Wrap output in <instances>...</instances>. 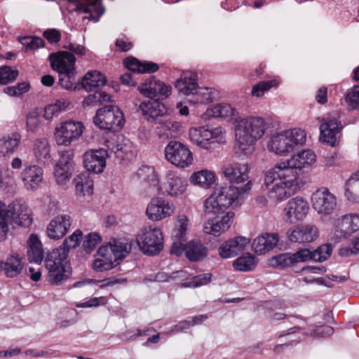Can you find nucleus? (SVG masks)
I'll use <instances>...</instances> for the list:
<instances>
[{
    "mask_svg": "<svg viewBox=\"0 0 359 359\" xmlns=\"http://www.w3.org/2000/svg\"><path fill=\"white\" fill-rule=\"evenodd\" d=\"M234 128L236 153L249 156L254 153L257 142L265 134L268 124L261 116H245L235 119Z\"/></svg>",
    "mask_w": 359,
    "mask_h": 359,
    "instance_id": "1",
    "label": "nucleus"
},
{
    "mask_svg": "<svg viewBox=\"0 0 359 359\" xmlns=\"http://www.w3.org/2000/svg\"><path fill=\"white\" fill-rule=\"evenodd\" d=\"M276 182L269 189V198L275 202L283 201L296 194L299 189V179L294 178L292 172L275 165L266 172L264 184L269 185Z\"/></svg>",
    "mask_w": 359,
    "mask_h": 359,
    "instance_id": "2",
    "label": "nucleus"
},
{
    "mask_svg": "<svg viewBox=\"0 0 359 359\" xmlns=\"http://www.w3.org/2000/svg\"><path fill=\"white\" fill-rule=\"evenodd\" d=\"M175 88L182 95L185 96L187 102L191 104L212 102L210 89L198 87V75L195 72H184L175 81Z\"/></svg>",
    "mask_w": 359,
    "mask_h": 359,
    "instance_id": "3",
    "label": "nucleus"
},
{
    "mask_svg": "<svg viewBox=\"0 0 359 359\" xmlns=\"http://www.w3.org/2000/svg\"><path fill=\"white\" fill-rule=\"evenodd\" d=\"M306 135L304 130L293 128L272 135L267 144L269 151L279 156L292 152L296 147L306 142Z\"/></svg>",
    "mask_w": 359,
    "mask_h": 359,
    "instance_id": "4",
    "label": "nucleus"
},
{
    "mask_svg": "<svg viewBox=\"0 0 359 359\" xmlns=\"http://www.w3.org/2000/svg\"><path fill=\"white\" fill-rule=\"evenodd\" d=\"M67 257V250L55 248L45 258L48 281L50 285H59L71 276V268L65 261Z\"/></svg>",
    "mask_w": 359,
    "mask_h": 359,
    "instance_id": "5",
    "label": "nucleus"
},
{
    "mask_svg": "<svg viewBox=\"0 0 359 359\" xmlns=\"http://www.w3.org/2000/svg\"><path fill=\"white\" fill-rule=\"evenodd\" d=\"M342 112L339 110L332 111L319 116L317 120L320 123V140L331 147L339 144L344 126L341 118Z\"/></svg>",
    "mask_w": 359,
    "mask_h": 359,
    "instance_id": "6",
    "label": "nucleus"
},
{
    "mask_svg": "<svg viewBox=\"0 0 359 359\" xmlns=\"http://www.w3.org/2000/svg\"><path fill=\"white\" fill-rule=\"evenodd\" d=\"M102 144L108 154L107 158L114 155L121 160H130L135 156V147L130 140L123 135L107 133L102 137Z\"/></svg>",
    "mask_w": 359,
    "mask_h": 359,
    "instance_id": "7",
    "label": "nucleus"
},
{
    "mask_svg": "<svg viewBox=\"0 0 359 359\" xmlns=\"http://www.w3.org/2000/svg\"><path fill=\"white\" fill-rule=\"evenodd\" d=\"M136 241L145 255H157L163 248L162 231L156 226H148L142 229L136 237Z\"/></svg>",
    "mask_w": 359,
    "mask_h": 359,
    "instance_id": "8",
    "label": "nucleus"
},
{
    "mask_svg": "<svg viewBox=\"0 0 359 359\" xmlns=\"http://www.w3.org/2000/svg\"><path fill=\"white\" fill-rule=\"evenodd\" d=\"M85 130L81 121L68 120L58 123L54 129V139L58 146L69 147L79 140Z\"/></svg>",
    "mask_w": 359,
    "mask_h": 359,
    "instance_id": "9",
    "label": "nucleus"
},
{
    "mask_svg": "<svg viewBox=\"0 0 359 359\" xmlns=\"http://www.w3.org/2000/svg\"><path fill=\"white\" fill-rule=\"evenodd\" d=\"M188 187L187 180L173 170L165 172L163 181L158 184V194L176 198L184 195Z\"/></svg>",
    "mask_w": 359,
    "mask_h": 359,
    "instance_id": "10",
    "label": "nucleus"
},
{
    "mask_svg": "<svg viewBox=\"0 0 359 359\" xmlns=\"http://www.w3.org/2000/svg\"><path fill=\"white\" fill-rule=\"evenodd\" d=\"M165 159L173 165L185 168L193 163V155L189 147L176 141H170L164 149Z\"/></svg>",
    "mask_w": 359,
    "mask_h": 359,
    "instance_id": "11",
    "label": "nucleus"
},
{
    "mask_svg": "<svg viewBox=\"0 0 359 359\" xmlns=\"http://www.w3.org/2000/svg\"><path fill=\"white\" fill-rule=\"evenodd\" d=\"M251 188L252 182H248L241 187L231 185L216 188L214 192L217 194L222 206L226 210L231 205H240L243 202L245 194Z\"/></svg>",
    "mask_w": 359,
    "mask_h": 359,
    "instance_id": "12",
    "label": "nucleus"
},
{
    "mask_svg": "<svg viewBox=\"0 0 359 359\" xmlns=\"http://www.w3.org/2000/svg\"><path fill=\"white\" fill-rule=\"evenodd\" d=\"M93 123L101 129L121 128L124 125L123 114L117 106L107 105L97 111Z\"/></svg>",
    "mask_w": 359,
    "mask_h": 359,
    "instance_id": "13",
    "label": "nucleus"
},
{
    "mask_svg": "<svg viewBox=\"0 0 359 359\" xmlns=\"http://www.w3.org/2000/svg\"><path fill=\"white\" fill-rule=\"evenodd\" d=\"M311 205L320 217L332 215L337 207V198L326 187H320L311 195Z\"/></svg>",
    "mask_w": 359,
    "mask_h": 359,
    "instance_id": "14",
    "label": "nucleus"
},
{
    "mask_svg": "<svg viewBox=\"0 0 359 359\" xmlns=\"http://www.w3.org/2000/svg\"><path fill=\"white\" fill-rule=\"evenodd\" d=\"M189 135L192 143L206 150L212 149V144L223 138L222 129L220 127L212 129L205 126L191 128Z\"/></svg>",
    "mask_w": 359,
    "mask_h": 359,
    "instance_id": "15",
    "label": "nucleus"
},
{
    "mask_svg": "<svg viewBox=\"0 0 359 359\" xmlns=\"http://www.w3.org/2000/svg\"><path fill=\"white\" fill-rule=\"evenodd\" d=\"M316 159V154L311 150H303L293 154L290 158L280 161L276 165L280 168L292 172L294 178H298L297 170H301L313 164Z\"/></svg>",
    "mask_w": 359,
    "mask_h": 359,
    "instance_id": "16",
    "label": "nucleus"
},
{
    "mask_svg": "<svg viewBox=\"0 0 359 359\" xmlns=\"http://www.w3.org/2000/svg\"><path fill=\"white\" fill-rule=\"evenodd\" d=\"M175 211V205L165 198L157 196L152 198L149 202L146 215L154 222L161 221L172 216Z\"/></svg>",
    "mask_w": 359,
    "mask_h": 359,
    "instance_id": "17",
    "label": "nucleus"
},
{
    "mask_svg": "<svg viewBox=\"0 0 359 359\" xmlns=\"http://www.w3.org/2000/svg\"><path fill=\"white\" fill-rule=\"evenodd\" d=\"M307 248H302L297 252H285L275 255L268 260V265L279 269L294 267L298 263L308 262Z\"/></svg>",
    "mask_w": 359,
    "mask_h": 359,
    "instance_id": "18",
    "label": "nucleus"
},
{
    "mask_svg": "<svg viewBox=\"0 0 359 359\" xmlns=\"http://www.w3.org/2000/svg\"><path fill=\"white\" fill-rule=\"evenodd\" d=\"M309 205L306 199L296 196L290 199L283 209V219L285 222L294 224L302 221L307 215Z\"/></svg>",
    "mask_w": 359,
    "mask_h": 359,
    "instance_id": "19",
    "label": "nucleus"
},
{
    "mask_svg": "<svg viewBox=\"0 0 359 359\" xmlns=\"http://www.w3.org/2000/svg\"><path fill=\"white\" fill-rule=\"evenodd\" d=\"M222 172L227 180L232 183L240 184L250 182L249 180L250 167L246 163L235 161H228L223 164Z\"/></svg>",
    "mask_w": 359,
    "mask_h": 359,
    "instance_id": "20",
    "label": "nucleus"
},
{
    "mask_svg": "<svg viewBox=\"0 0 359 359\" xmlns=\"http://www.w3.org/2000/svg\"><path fill=\"white\" fill-rule=\"evenodd\" d=\"M359 230V214H346L338 218L334 226L336 242Z\"/></svg>",
    "mask_w": 359,
    "mask_h": 359,
    "instance_id": "21",
    "label": "nucleus"
},
{
    "mask_svg": "<svg viewBox=\"0 0 359 359\" xmlns=\"http://www.w3.org/2000/svg\"><path fill=\"white\" fill-rule=\"evenodd\" d=\"M107 155L104 148L86 151L83 155L85 168L90 172L102 173L106 167Z\"/></svg>",
    "mask_w": 359,
    "mask_h": 359,
    "instance_id": "22",
    "label": "nucleus"
},
{
    "mask_svg": "<svg viewBox=\"0 0 359 359\" xmlns=\"http://www.w3.org/2000/svg\"><path fill=\"white\" fill-rule=\"evenodd\" d=\"M72 219L67 214L58 215L53 217L46 228V234L50 239L60 240L69 231Z\"/></svg>",
    "mask_w": 359,
    "mask_h": 359,
    "instance_id": "23",
    "label": "nucleus"
},
{
    "mask_svg": "<svg viewBox=\"0 0 359 359\" xmlns=\"http://www.w3.org/2000/svg\"><path fill=\"white\" fill-rule=\"evenodd\" d=\"M171 87L154 76L150 77L138 87L139 92L145 97L157 96L168 97L171 94Z\"/></svg>",
    "mask_w": 359,
    "mask_h": 359,
    "instance_id": "24",
    "label": "nucleus"
},
{
    "mask_svg": "<svg viewBox=\"0 0 359 359\" xmlns=\"http://www.w3.org/2000/svg\"><path fill=\"white\" fill-rule=\"evenodd\" d=\"M20 178L27 190L38 189L43 180V170L38 165H25L20 173Z\"/></svg>",
    "mask_w": 359,
    "mask_h": 359,
    "instance_id": "25",
    "label": "nucleus"
},
{
    "mask_svg": "<svg viewBox=\"0 0 359 359\" xmlns=\"http://www.w3.org/2000/svg\"><path fill=\"white\" fill-rule=\"evenodd\" d=\"M234 216V212L229 211L220 219L219 215H217V218L209 219L203 225L204 232L214 236H219L230 228Z\"/></svg>",
    "mask_w": 359,
    "mask_h": 359,
    "instance_id": "26",
    "label": "nucleus"
},
{
    "mask_svg": "<svg viewBox=\"0 0 359 359\" xmlns=\"http://www.w3.org/2000/svg\"><path fill=\"white\" fill-rule=\"evenodd\" d=\"M51 67L58 73H72L75 70V56L68 51H60L49 55Z\"/></svg>",
    "mask_w": 359,
    "mask_h": 359,
    "instance_id": "27",
    "label": "nucleus"
},
{
    "mask_svg": "<svg viewBox=\"0 0 359 359\" xmlns=\"http://www.w3.org/2000/svg\"><path fill=\"white\" fill-rule=\"evenodd\" d=\"M249 243V239L244 236L235 237L219 246V255L224 259L233 257L243 251Z\"/></svg>",
    "mask_w": 359,
    "mask_h": 359,
    "instance_id": "28",
    "label": "nucleus"
},
{
    "mask_svg": "<svg viewBox=\"0 0 359 359\" xmlns=\"http://www.w3.org/2000/svg\"><path fill=\"white\" fill-rule=\"evenodd\" d=\"M73 155L69 151L64 153L55 167L54 175L59 185H65L72 175Z\"/></svg>",
    "mask_w": 359,
    "mask_h": 359,
    "instance_id": "29",
    "label": "nucleus"
},
{
    "mask_svg": "<svg viewBox=\"0 0 359 359\" xmlns=\"http://www.w3.org/2000/svg\"><path fill=\"white\" fill-rule=\"evenodd\" d=\"M140 109L145 119L151 123H157L158 118L165 115L168 111L165 105L156 100L142 102Z\"/></svg>",
    "mask_w": 359,
    "mask_h": 359,
    "instance_id": "30",
    "label": "nucleus"
},
{
    "mask_svg": "<svg viewBox=\"0 0 359 359\" xmlns=\"http://www.w3.org/2000/svg\"><path fill=\"white\" fill-rule=\"evenodd\" d=\"M91 264L92 269L96 272H103L114 268V261L108 245L101 246L95 255Z\"/></svg>",
    "mask_w": 359,
    "mask_h": 359,
    "instance_id": "31",
    "label": "nucleus"
},
{
    "mask_svg": "<svg viewBox=\"0 0 359 359\" xmlns=\"http://www.w3.org/2000/svg\"><path fill=\"white\" fill-rule=\"evenodd\" d=\"M318 236V229L312 224L298 226L288 232V238L292 242H311Z\"/></svg>",
    "mask_w": 359,
    "mask_h": 359,
    "instance_id": "32",
    "label": "nucleus"
},
{
    "mask_svg": "<svg viewBox=\"0 0 359 359\" xmlns=\"http://www.w3.org/2000/svg\"><path fill=\"white\" fill-rule=\"evenodd\" d=\"M278 241V233H265L254 240L252 247L256 253L262 255L276 247Z\"/></svg>",
    "mask_w": 359,
    "mask_h": 359,
    "instance_id": "33",
    "label": "nucleus"
},
{
    "mask_svg": "<svg viewBox=\"0 0 359 359\" xmlns=\"http://www.w3.org/2000/svg\"><path fill=\"white\" fill-rule=\"evenodd\" d=\"M156 123L155 133L161 138L175 137L181 130V124L171 119L161 120Z\"/></svg>",
    "mask_w": 359,
    "mask_h": 359,
    "instance_id": "34",
    "label": "nucleus"
},
{
    "mask_svg": "<svg viewBox=\"0 0 359 359\" xmlns=\"http://www.w3.org/2000/svg\"><path fill=\"white\" fill-rule=\"evenodd\" d=\"M23 269L21 258L18 255H11L6 261L0 262V271L8 278L19 275Z\"/></svg>",
    "mask_w": 359,
    "mask_h": 359,
    "instance_id": "35",
    "label": "nucleus"
},
{
    "mask_svg": "<svg viewBox=\"0 0 359 359\" xmlns=\"http://www.w3.org/2000/svg\"><path fill=\"white\" fill-rule=\"evenodd\" d=\"M107 83L105 76L98 71L86 73L82 80V86L87 92L103 87Z\"/></svg>",
    "mask_w": 359,
    "mask_h": 359,
    "instance_id": "36",
    "label": "nucleus"
},
{
    "mask_svg": "<svg viewBox=\"0 0 359 359\" xmlns=\"http://www.w3.org/2000/svg\"><path fill=\"white\" fill-rule=\"evenodd\" d=\"M18 207L11 206L6 208V205L0 201V242L6 239L8 231V224L11 223L16 208Z\"/></svg>",
    "mask_w": 359,
    "mask_h": 359,
    "instance_id": "37",
    "label": "nucleus"
},
{
    "mask_svg": "<svg viewBox=\"0 0 359 359\" xmlns=\"http://www.w3.org/2000/svg\"><path fill=\"white\" fill-rule=\"evenodd\" d=\"M27 256L31 262L41 264L43 259V250L39 237L31 234L27 241Z\"/></svg>",
    "mask_w": 359,
    "mask_h": 359,
    "instance_id": "38",
    "label": "nucleus"
},
{
    "mask_svg": "<svg viewBox=\"0 0 359 359\" xmlns=\"http://www.w3.org/2000/svg\"><path fill=\"white\" fill-rule=\"evenodd\" d=\"M33 153L37 162L46 163L50 161V148L46 138L36 139L33 144Z\"/></svg>",
    "mask_w": 359,
    "mask_h": 359,
    "instance_id": "39",
    "label": "nucleus"
},
{
    "mask_svg": "<svg viewBox=\"0 0 359 359\" xmlns=\"http://www.w3.org/2000/svg\"><path fill=\"white\" fill-rule=\"evenodd\" d=\"M208 250L200 241H190L185 245V255L192 262H197L207 256Z\"/></svg>",
    "mask_w": 359,
    "mask_h": 359,
    "instance_id": "40",
    "label": "nucleus"
},
{
    "mask_svg": "<svg viewBox=\"0 0 359 359\" xmlns=\"http://www.w3.org/2000/svg\"><path fill=\"white\" fill-rule=\"evenodd\" d=\"M191 222L187 215L179 213L175 217V226L172 236L176 240L183 239L190 229Z\"/></svg>",
    "mask_w": 359,
    "mask_h": 359,
    "instance_id": "41",
    "label": "nucleus"
},
{
    "mask_svg": "<svg viewBox=\"0 0 359 359\" xmlns=\"http://www.w3.org/2000/svg\"><path fill=\"white\" fill-rule=\"evenodd\" d=\"M18 207L13 217L11 218V222L14 221L16 224L22 226H28L32 224V218L31 217V210L25 205H21L20 203H13L9 205L6 206V208H9L11 206Z\"/></svg>",
    "mask_w": 359,
    "mask_h": 359,
    "instance_id": "42",
    "label": "nucleus"
},
{
    "mask_svg": "<svg viewBox=\"0 0 359 359\" xmlns=\"http://www.w3.org/2000/svg\"><path fill=\"white\" fill-rule=\"evenodd\" d=\"M345 196L351 202H359V170L346 182Z\"/></svg>",
    "mask_w": 359,
    "mask_h": 359,
    "instance_id": "43",
    "label": "nucleus"
},
{
    "mask_svg": "<svg viewBox=\"0 0 359 359\" xmlns=\"http://www.w3.org/2000/svg\"><path fill=\"white\" fill-rule=\"evenodd\" d=\"M70 102L65 98H60L54 103L47 105L44 108L43 117L46 120L50 121L55 116H59L62 111H65L69 106Z\"/></svg>",
    "mask_w": 359,
    "mask_h": 359,
    "instance_id": "44",
    "label": "nucleus"
},
{
    "mask_svg": "<svg viewBox=\"0 0 359 359\" xmlns=\"http://www.w3.org/2000/svg\"><path fill=\"white\" fill-rule=\"evenodd\" d=\"M236 113V109L231 104L222 103L208 107L205 114L210 117L231 118Z\"/></svg>",
    "mask_w": 359,
    "mask_h": 359,
    "instance_id": "45",
    "label": "nucleus"
},
{
    "mask_svg": "<svg viewBox=\"0 0 359 359\" xmlns=\"http://www.w3.org/2000/svg\"><path fill=\"white\" fill-rule=\"evenodd\" d=\"M20 142V137L18 134H11L0 139V153L4 156L13 154Z\"/></svg>",
    "mask_w": 359,
    "mask_h": 359,
    "instance_id": "46",
    "label": "nucleus"
},
{
    "mask_svg": "<svg viewBox=\"0 0 359 359\" xmlns=\"http://www.w3.org/2000/svg\"><path fill=\"white\" fill-rule=\"evenodd\" d=\"M191 181L194 184H198L203 188L210 187L215 182V176L213 172L202 170L194 172L191 177Z\"/></svg>",
    "mask_w": 359,
    "mask_h": 359,
    "instance_id": "47",
    "label": "nucleus"
},
{
    "mask_svg": "<svg viewBox=\"0 0 359 359\" xmlns=\"http://www.w3.org/2000/svg\"><path fill=\"white\" fill-rule=\"evenodd\" d=\"M111 255H114L115 259H123L131 250V245L121 240H114L109 243Z\"/></svg>",
    "mask_w": 359,
    "mask_h": 359,
    "instance_id": "48",
    "label": "nucleus"
},
{
    "mask_svg": "<svg viewBox=\"0 0 359 359\" xmlns=\"http://www.w3.org/2000/svg\"><path fill=\"white\" fill-rule=\"evenodd\" d=\"M203 210L206 215H215L223 214L226 211V209L222 206V203L219 202V198L214 191L204 201Z\"/></svg>",
    "mask_w": 359,
    "mask_h": 359,
    "instance_id": "49",
    "label": "nucleus"
},
{
    "mask_svg": "<svg viewBox=\"0 0 359 359\" xmlns=\"http://www.w3.org/2000/svg\"><path fill=\"white\" fill-rule=\"evenodd\" d=\"M333 248L330 244H323L319 246L316 250L309 252L308 261L313 260L315 262H323L327 260L332 255Z\"/></svg>",
    "mask_w": 359,
    "mask_h": 359,
    "instance_id": "50",
    "label": "nucleus"
},
{
    "mask_svg": "<svg viewBox=\"0 0 359 359\" xmlns=\"http://www.w3.org/2000/svg\"><path fill=\"white\" fill-rule=\"evenodd\" d=\"M257 265L255 256L246 254L236 259L233 262L234 268L240 271H249L253 270Z\"/></svg>",
    "mask_w": 359,
    "mask_h": 359,
    "instance_id": "51",
    "label": "nucleus"
},
{
    "mask_svg": "<svg viewBox=\"0 0 359 359\" xmlns=\"http://www.w3.org/2000/svg\"><path fill=\"white\" fill-rule=\"evenodd\" d=\"M87 178L88 176L86 173H81L74 177L73 182L77 193L83 195L92 194L93 185L91 182L88 181Z\"/></svg>",
    "mask_w": 359,
    "mask_h": 359,
    "instance_id": "52",
    "label": "nucleus"
},
{
    "mask_svg": "<svg viewBox=\"0 0 359 359\" xmlns=\"http://www.w3.org/2000/svg\"><path fill=\"white\" fill-rule=\"evenodd\" d=\"M278 85V81L276 79L260 81L252 87L251 94L254 97H261L271 88L276 87Z\"/></svg>",
    "mask_w": 359,
    "mask_h": 359,
    "instance_id": "53",
    "label": "nucleus"
},
{
    "mask_svg": "<svg viewBox=\"0 0 359 359\" xmlns=\"http://www.w3.org/2000/svg\"><path fill=\"white\" fill-rule=\"evenodd\" d=\"M82 236L83 232L80 229H76L72 234L65 238L62 245L60 246L58 248H62L67 250V256L70 249L75 248L79 245Z\"/></svg>",
    "mask_w": 359,
    "mask_h": 359,
    "instance_id": "54",
    "label": "nucleus"
},
{
    "mask_svg": "<svg viewBox=\"0 0 359 359\" xmlns=\"http://www.w3.org/2000/svg\"><path fill=\"white\" fill-rule=\"evenodd\" d=\"M18 76V71L8 66L0 67V83L6 85L13 82Z\"/></svg>",
    "mask_w": 359,
    "mask_h": 359,
    "instance_id": "55",
    "label": "nucleus"
},
{
    "mask_svg": "<svg viewBox=\"0 0 359 359\" xmlns=\"http://www.w3.org/2000/svg\"><path fill=\"white\" fill-rule=\"evenodd\" d=\"M345 101L352 109H359V86H355L348 90Z\"/></svg>",
    "mask_w": 359,
    "mask_h": 359,
    "instance_id": "56",
    "label": "nucleus"
},
{
    "mask_svg": "<svg viewBox=\"0 0 359 359\" xmlns=\"http://www.w3.org/2000/svg\"><path fill=\"white\" fill-rule=\"evenodd\" d=\"M102 241L101 236L97 233H90L86 237L83 243V248L86 252L93 251Z\"/></svg>",
    "mask_w": 359,
    "mask_h": 359,
    "instance_id": "57",
    "label": "nucleus"
},
{
    "mask_svg": "<svg viewBox=\"0 0 359 359\" xmlns=\"http://www.w3.org/2000/svg\"><path fill=\"white\" fill-rule=\"evenodd\" d=\"M137 174L140 179L144 181L159 183L158 175L154 168L143 166L138 170Z\"/></svg>",
    "mask_w": 359,
    "mask_h": 359,
    "instance_id": "58",
    "label": "nucleus"
},
{
    "mask_svg": "<svg viewBox=\"0 0 359 359\" xmlns=\"http://www.w3.org/2000/svg\"><path fill=\"white\" fill-rule=\"evenodd\" d=\"M21 43L26 47V50L28 49H38L43 46V40L40 37L36 36H27L24 37Z\"/></svg>",
    "mask_w": 359,
    "mask_h": 359,
    "instance_id": "59",
    "label": "nucleus"
},
{
    "mask_svg": "<svg viewBox=\"0 0 359 359\" xmlns=\"http://www.w3.org/2000/svg\"><path fill=\"white\" fill-rule=\"evenodd\" d=\"M59 82L60 86L67 90L75 89L74 86V71L72 73H59Z\"/></svg>",
    "mask_w": 359,
    "mask_h": 359,
    "instance_id": "60",
    "label": "nucleus"
},
{
    "mask_svg": "<svg viewBox=\"0 0 359 359\" xmlns=\"http://www.w3.org/2000/svg\"><path fill=\"white\" fill-rule=\"evenodd\" d=\"M359 253V238L354 237L351 239L348 247L340 249L339 254L342 256H348Z\"/></svg>",
    "mask_w": 359,
    "mask_h": 359,
    "instance_id": "61",
    "label": "nucleus"
},
{
    "mask_svg": "<svg viewBox=\"0 0 359 359\" xmlns=\"http://www.w3.org/2000/svg\"><path fill=\"white\" fill-rule=\"evenodd\" d=\"M212 278L211 273H202L198 276H194L191 282L189 284H184V286H192L194 287L204 285L210 282Z\"/></svg>",
    "mask_w": 359,
    "mask_h": 359,
    "instance_id": "62",
    "label": "nucleus"
},
{
    "mask_svg": "<svg viewBox=\"0 0 359 359\" xmlns=\"http://www.w3.org/2000/svg\"><path fill=\"white\" fill-rule=\"evenodd\" d=\"M39 124V118L36 112H30L27 116V128L29 131H36Z\"/></svg>",
    "mask_w": 359,
    "mask_h": 359,
    "instance_id": "63",
    "label": "nucleus"
},
{
    "mask_svg": "<svg viewBox=\"0 0 359 359\" xmlns=\"http://www.w3.org/2000/svg\"><path fill=\"white\" fill-rule=\"evenodd\" d=\"M123 64L128 69L133 72L141 73V67H142V62L137 59L128 57L123 60Z\"/></svg>",
    "mask_w": 359,
    "mask_h": 359,
    "instance_id": "64",
    "label": "nucleus"
}]
</instances>
